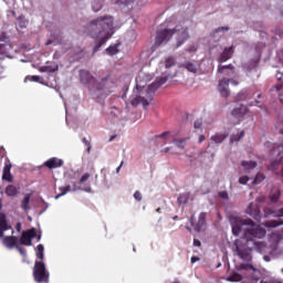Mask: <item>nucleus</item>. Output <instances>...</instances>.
Masks as SVG:
<instances>
[{
    "label": "nucleus",
    "mask_w": 283,
    "mask_h": 283,
    "mask_svg": "<svg viewBox=\"0 0 283 283\" xmlns=\"http://www.w3.org/2000/svg\"><path fill=\"white\" fill-rule=\"evenodd\" d=\"M15 249L19 251L21 255H23V258L28 255V251L24 248L17 245Z\"/></svg>",
    "instance_id": "nucleus-45"
},
{
    "label": "nucleus",
    "mask_w": 283,
    "mask_h": 283,
    "mask_svg": "<svg viewBox=\"0 0 283 283\" xmlns=\"http://www.w3.org/2000/svg\"><path fill=\"white\" fill-rule=\"evenodd\" d=\"M62 166L63 159H59L57 157H52L43 164V167H46L48 169H59Z\"/></svg>",
    "instance_id": "nucleus-14"
},
{
    "label": "nucleus",
    "mask_w": 283,
    "mask_h": 283,
    "mask_svg": "<svg viewBox=\"0 0 283 283\" xmlns=\"http://www.w3.org/2000/svg\"><path fill=\"white\" fill-rule=\"evenodd\" d=\"M3 209V199L0 198V211ZM0 216H6V213L0 212Z\"/></svg>",
    "instance_id": "nucleus-57"
},
{
    "label": "nucleus",
    "mask_w": 283,
    "mask_h": 283,
    "mask_svg": "<svg viewBox=\"0 0 283 283\" xmlns=\"http://www.w3.org/2000/svg\"><path fill=\"white\" fill-rule=\"evenodd\" d=\"M84 191H86L87 193L92 192V188L91 187H86L84 188Z\"/></svg>",
    "instance_id": "nucleus-60"
},
{
    "label": "nucleus",
    "mask_w": 283,
    "mask_h": 283,
    "mask_svg": "<svg viewBox=\"0 0 283 283\" xmlns=\"http://www.w3.org/2000/svg\"><path fill=\"white\" fill-rule=\"evenodd\" d=\"M169 132H165L160 135H156L155 138L158 139V138H164V140H167V138H169Z\"/></svg>",
    "instance_id": "nucleus-46"
},
{
    "label": "nucleus",
    "mask_w": 283,
    "mask_h": 283,
    "mask_svg": "<svg viewBox=\"0 0 283 283\" xmlns=\"http://www.w3.org/2000/svg\"><path fill=\"white\" fill-rule=\"evenodd\" d=\"M231 114L234 118H238L240 120L241 118H244L247 114H249V107L243 104H237V106L232 109Z\"/></svg>",
    "instance_id": "nucleus-12"
},
{
    "label": "nucleus",
    "mask_w": 283,
    "mask_h": 283,
    "mask_svg": "<svg viewBox=\"0 0 283 283\" xmlns=\"http://www.w3.org/2000/svg\"><path fill=\"white\" fill-rule=\"evenodd\" d=\"M200 127H202V122L201 120L195 122V129H200Z\"/></svg>",
    "instance_id": "nucleus-52"
},
{
    "label": "nucleus",
    "mask_w": 283,
    "mask_h": 283,
    "mask_svg": "<svg viewBox=\"0 0 283 283\" xmlns=\"http://www.w3.org/2000/svg\"><path fill=\"white\" fill-rule=\"evenodd\" d=\"M91 30L96 32H91L92 39H96L97 42L93 49V53L96 54L109 41L111 36H114V17L102 15L90 22Z\"/></svg>",
    "instance_id": "nucleus-3"
},
{
    "label": "nucleus",
    "mask_w": 283,
    "mask_h": 283,
    "mask_svg": "<svg viewBox=\"0 0 283 283\" xmlns=\"http://www.w3.org/2000/svg\"><path fill=\"white\" fill-rule=\"evenodd\" d=\"M117 6H132L134 3V0H117Z\"/></svg>",
    "instance_id": "nucleus-42"
},
{
    "label": "nucleus",
    "mask_w": 283,
    "mask_h": 283,
    "mask_svg": "<svg viewBox=\"0 0 283 283\" xmlns=\"http://www.w3.org/2000/svg\"><path fill=\"white\" fill-rule=\"evenodd\" d=\"M134 198L135 200H137V202H140V200H143V195L140 193V191H135L134 193Z\"/></svg>",
    "instance_id": "nucleus-48"
},
{
    "label": "nucleus",
    "mask_w": 283,
    "mask_h": 283,
    "mask_svg": "<svg viewBox=\"0 0 283 283\" xmlns=\"http://www.w3.org/2000/svg\"><path fill=\"white\" fill-rule=\"evenodd\" d=\"M92 178V175L90 172L84 174L80 179V185H85Z\"/></svg>",
    "instance_id": "nucleus-41"
},
{
    "label": "nucleus",
    "mask_w": 283,
    "mask_h": 283,
    "mask_svg": "<svg viewBox=\"0 0 283 283\" xmlns=\"http://www.w3.org/2000/svg\"><path fill=\"white\" fill-rule=\"evenodd\" d=\"M245 213H248V216H251V218H253L254 220H256L258 222H260V220H262V216H260L261 211H260V205L258 203H253L251 202L247 210Z\"/></svg>",
    "instance_id": "nucleus-10"
},
{
    "label": "nucleus",
    "mask_w": 283,
    "mask_h": 283,
    "mask_svg": "<svg viewBox=\"0 0 283 283\" xmlns=\"http://www.w3.org/2000/svg\"><path fill=\"white\" fill-rule=\"evenodd\" d=\"M80 81L84 85H93V88L95 92H101L99 96L109 94V86L107 85L109 78L104 77L99 82H96V78L92 76V73L90 71L82 70L80 71Z\"/></svg>",
    "instance_id": "nucleus-4"
},
{
    "label": "nucleus",
    "mask_w": 283,
    "mask_h": 283,
    "mask_svg": "<svg viewBox=\"0 0 283 283\" xmlns=\"http://www.w3.org/2000/svg\"><path fill=\"white\" fill-rule=\"evenodd\" d=\"M233 235H240L242 233V227H255V222L251 219H241L232 217L230 219Z\"/></svg>",
    "instance_id": "nucleus-6"
},
{
    "label": "nucleus",
    "mask_w": 283,
    "mask_h": 283,
    "mask_svg": "<svg viewBox=\"0 0 283 283\" xmlns=\"http://www.w3.org/2000/svg\"><path fill=\"white\" fill-rule=\"evenodd\" d=\"M187 143V138H181V139H175V145L179 149H185V145Z\"/></svg>",
    "instance_id": "nucleus-37"
},
{
    "label": "nucleus",
    "mask_w": 283,
    "mask_h": 283,
    "mask_svg": "<svg viewBox=\"0 0 283 283\" xmlns=\"http://www.w3.org/2000/svg\"><path fill=\"white\" fill-rule=\"evenodd\" d=\"M181 67H184L188 72H191L192 74H198V65L193 62H185L184 64H181Z\"/></svg>",
    "instance_id": "nucleus-26"
},
{
    "label": "nucleus",
    "mask_w": 283,
    "mask_h": 283,
    "mask_svg": "<svg viewBox=\"0 0 283 283\" xmlns=\"http://www.w3.org/2000/svg\"><path fill=\"white\" fill-rule=\"evenodd\" d=\"M206 227H207V213L201 212L199 214L197 223L195 224V231H197V233H200V231H205Z\"/></svg>",
    "instance_id": "nucleus-15"
},
{
    "label": "nucleus",
    "mask_w": 283,
    "mask_h": 283,
    "mask_svg": "<svg viewBox=\"0 0 283 283\" xmlns=\"http://www.w3.org/2000/svg\"><path fill=\"white\" fill-rule=\"evenodd\" d=\"M24 81H31L33 83H39L41 81V76L39 75H28Z\"/></svg>",
    "instance_id": "nucleus-38"
},
{
    "label": "nucleus",
    "mask_w": 283,
    "mask_h": 283,
    "mask_svg": "<svg viewBox=\"0 0 283 283\" xmlns=\"http://www.w3.org/2000/svg\"><path fill=\"white\" fill-rule=\"evenodd\" d=\"M118 48H120V42L115 43L114 45L108 46L105 52L108 54V56H115V54H118Z\"/></svg>",
    "instance_id": "nucleus-28"
},
{
    "label": "nucleus",
    "mask_w": 283,
    "mask_h": 283,
    "mask_svg": "<svg viewBox=\"0 0 283 283\" xmlns=\"http://www.w3.org/2000/svg\"><path fill=\"white\" fill-rule=\"evenodd\" d=\"M2 244L7 247V249H14V247H19V237L7 235L2 239Z\"/></svg>",
    "instance_id": "nucleus-13"
},
{
    "label": "nucleus",
    "mask_w": 283,
    "mask_h": 283,
    "mask_svg": "<svg viewBox=\"0 0 283 283\" xmlns=\"http://www.w3.org/2000/svg\"><path fill=\"white\" fill-rule=\"evenodd\" d=\"M36 238V229L23 230L20 237V244L24 247H32V240Z\"/></svg>",
    "instance_id": "nucleus-8"
},
{
    "label": "nucleus",
    "mask_w": 283,
    "mask_h": 283,
    "mask_svg": "<svg viewBox=\"0 0 283 283\" xmlns=\"http://www.w3.org/2000/svg\"><path fill=\"white\" fill-rule=\"evenodd\" d=\"M186 51H188V52H198V48L196 45H191Z\"/></svg>",
    "instance_id": "nucleus-50"
},
{
    "label": "nucleus",
    "mask_w": 283,
    "mask_h": 283,
    "mask_svg": "<svg viewBox=\"0 0 283 283\" xmlns=\"http://www.w3.org/2000/svg\"><path fill=\"white\" fill-rule=\"evenodd\" d=\"M279 216L283 217V208L279 210Z\"/></svg>",
    "instance_id": "nucleus-63"
},
{
    "label": "nucleus",
    "mask_w": 283,
    "mask_h": 283,
    "mask_svg": "<svg viewBox=\"0 0 283 283\" xmlns=\"http://www.w3.org/2000/svg\"><path fill=\"white\" fill-rule=\"evenodd\" d=\"M174 30H176L177 33V46L180 48L181 45H185L186 41H189V28H181L178 29L176 27Z\"/></svg>",
    "instance_id": "nucleus-9"
},
{
    "label": "nucleus",
    "mask_w": 283,
    "mask_h": 283,
    "mask_svg": "<svg viewBox=\"0 0 283 283\" xmlns=\"http://www.w3.org/2000/svg\"><path fill=\"white\" fill-rule=\"evenodd\" d=\"M235 48L231 45L230 48H224L223 52L220 54L218 62L219 63H227L231 56H233Z\"/></svg>",
    "instance_id": "nucleus-17"
},
{
    "label": "nucleus",
    "mask_w": 283,
    "mask_h": 283,
    "mask_svg": "<svg viewBox=\"0 0 283 283\" xmlns=\"http://www.w3.org/2000/svg\"><path fill=\"white\" fill-rule=\"evenodd\" d=\"M12 169V164H6L2 170V180L6 182H12L14 178L12 177V172L10 170Z\"/></svg>",
    "instance_id": "nucleus-19"
},
{
    "label": "nucleus",
    "mask_w": 283,
    "mask_h": 283,
    "mask_svg": "<svg viewBox=\"0 0 283 283\" xmlns=\"http://www.w3.org/2000/svg\"><path fill=\"white\" fill-rule=\"evenodd\" d=\"M10 229H12V226L8 224L6 214H0V238H3V233L10 231Z\"/></svg>",
    "instance_id": "nucleus-18"
},
{
    "label": "nucleus",
    "mask_w": 283,
    "mask_h": 283,
    "mask_svg": "<svg viewBox=\"0 0 283 283\" xmlns=\"http://www.w3.org/2000/svg\"><path fill=\"white\" fill-rule=\"evenodd\" d=\"M124 161L120 163L119 167L116 168V174H118L120 171V167H123Z\"/></svg>",
    "instance_id": "nucleus-59"
},
{
    "label": "nucleus",
    "mask_w": 283,
    "mask_h": 283,
    "mask_svg": "<svg viewBox=\"0 0 283 283\" xmlns=\"http://www.w3.org/2000/svg\"><path fill=\"white\" fill-rule=\"evenodd\" d=\"M228 137H229L228 133H217L213 136H211L210 140L216 145H220L224 143V140H227Z\"/></svg>",
    "instance_id": "nucleus-21"
},
{
    "label": "nucleus",
    "mask_w": 283,
    "mask_h": 283,
    "mask_svg": "<svg viewBox=\"0 0 283 283\" xmlns=\"http://www.w3.org/2000/svg\"><path fill=\"white\" fill-rule=\"evenodd\" d=\"M193 247H202V242L198 239H193Z\"/></svg>",
    "instance_id": "nucleus-54"
},
{
    "label": "nucleus",
    "mask_w": 283,
    "mask_h": 283,
    "mask_svg": "<svg viewBox=\"0 0 283 283\" xmlns=\"http://www.w3.org/2000/svg\"><path fill=\"white\" fill-rule=\"evenodd\" d=\"M219 198H222V200H229V192L227 191H220Z\"/></svg>",
    "instance_id": "nucleus-47"
},
{
    "label": "nucleus",
    "mask_w": 283,
    "mask_h": 283,
    "mask_svg": "<svg viewBox=\"0 0 283 283\" xmlns=\"http://www.w3.org/2000/svg\"><path fill=\"white\" fill-rule=\"evenodd\" d=\"M244 138V130H241L237 135H231L230 136V143H239V140H242Z\"/></svg>",
    "instance_id": "nucleus-33"
},
{
    "label": "nucleus",
    "mask_w": 283,
    "mask_h": 283,
    "mask_svg": "<svg viewBox=\"0 0 283 283\" xmlns=\"http://www.w3.org/2000/svg\"><path fill=\"white\" fill-rule=\"evenodd\" d=\"M82 143L85 144L87 154H91L92 153V143L90 140H87V138H85V137L82 138Z\"/></svg>",
    "instance_id": "nucleus-40"
},
{
    "label": "nucleus",
    "mask_w": 283,
    "mask_h": 283,
    "mask_svg": "<svg viewBox=\"0 0 283 283\" xmlns=\"http://www.w3.org/2000/svg\"><path fill=\"white\" fill-rule=\"evenodd\" d=\"M241 167H243L244 174H251V170L258 167V163L253 160H250V161L243 160L241 163Z\"/></svg>",
    "instance_id": "nucleus-22"
},
{
    "label": "nucleus",
    "mask_w": 283,
    "mask_h": 283,
    "mask_svg": "<svg viewBox=\"0 0 283 283\" xmlns=\"http://www.w3.org/2000/svg\"><path fill=\"white\" fill-rule=\"evenodd\" d=\"M228 81H229V83H231V85H234V86L240 85V82H239L238 80L230 78V80H228Z\"/></svg>",
    "instance_id": "nucleus-49"
},
{
    "label": "nucleus",
    "mask_w": 283,
    "mask_h": 283,
    "mask_svg": "<svg viewBox=\"0 0 283 283\" xmlns=\"http://www.w3.org/2000/svg\"><path fill=\"white\" fill-rule=\"evenodd\" d=\"M206 139H207V137H205V135H200L199 139H198V143L202 144V143H205Z\"/></svg>",
    "instance_id": "nucleus-56"
},
{
    "label": "nucleus",
    "mask_w": 283,
    "mask_h": 283,
    "mask_svg": "<svg viewBox=\"0 0 283 283\" xmlns=\"http://www.w3.org/2000/svg\"><path fill=\"white\" fill-rule=\"evenodd\" d=\"M217 90L223 98H229V96H231V91L229 90V80L227 78L219 81Z\"/></svg>",
    "instance_id": "nucleus-11"
},
{
    "label": "nucleus",
    "mask_w": 283,
    "mask_h": 283,
    "mask_svg": "<svg viewBox=\"0 0 283 283\" xmlns=\"http://www.w3.org/2000/svg\"><path fill=\"white\" fill-rule=\"evenodd\" d=\"M166 67L169 69V67H174V65H176V59L174 57H167L166 61Z\"/></svg>",
    "instance_id": "nucleus-39"
},
{
    "label": "nucleus",
    "mask_w": 283,
    "mask_h": 283,
    "mask_svg": "<svg viewBox=\"0 0 283 283\" xmlns=\"http://www.w3.org/2000/svg\"><path fill=\"white\" fill-rule=\"evenodd\" d=\"M258 65H260V59L251 60L248 63V65H247L248 76H252L253 72H255V74H258Z\"/></svg>",
    "instance_id": "nucleus-20"
},
{
    "label": "nucleus",
    "mask_w": 283,
    "mask_h": 283,
    "mask_svg": "<svg viewBox=\"0 0 283 283\" xmlns=\"http://www.w3.org/2000/svg\"><path fill=\"white\" fill-rule=\"evenodd\" d=\"M17 231H21V223L17 224Z\"/></svg>",
    "instance_id": "nucleus-62"
},
{
    "label": "nucleus",
    "mask_w": 283,
    "mask_h": 283,
    "mask_svg": "<svg viewBox=\"0 0 283 283\" xmlns=\"http://www.w3.org/2000/svg\"><path fill=\"white\" fill-rule=\"evenodd\" d=\"M32 198V195L27 193L24 198L21 200L20 207L22 211H30V199Z\"/></svg>",
    "instance_id": "nucleus-27"
},
{
    "label": "nucleus",
    "mask_w": 283,
    "mask_h": 283,
    "mask_svg": "<svg viewBox=\"0 0 283 283\" xmlns=\"http://www.w3.org/2000/svg\"><path fill=\"white\" fill-rule=\"evenodd\" d=\"M172 220H178V216L172 217Z\"/></svg>",
    "instance_id": "nucleus-64"
},
{
    "label": "nucleus",
    "mask_w": 283,
    "mask_h": 283,
    "mask_svg": "<svg viewBox=\"0 0 283 283\" xmlns=\"http://www.w3.org/2000/svg\"><path fill=\"white\" fill-rule=\"evenodd\" d=\"M178 205H187L189 202V193H181L177 199Z\"/></svg>",
    "instance_id": "nucleus-35"
},
{
    "label": "nucleus",
    "mask_w": 283,
    "mask_h": 283,
    "mask_svg": "<svg viewBox=\"0 0 283 283\" xmlns=\"http://www.w3.org/2000/svg\"><path fill=\"white\" fill-rule=\"evenodd\" d=\"M176 34L174 29H160L156 33L155 45H163L169 43L171 38Z\"/></svg>",
    "instance_id": "nucleus-7"
},
{
    "label": "nucleus",
    "mask_w": 283,
    "mask_h": 283,
    "mask_svg": "<svg viewBox=\"0 0 283 283\" xmlns=\"http://www.w3.org/2000/svg\"><path fill=\"white\" fill-rule=\"evenodd\" d=\"M227 280L228 282H242V276L239 273H234L230 275Z\"/></svg>",
    "instance_id": "nucleus-36"
},
{
    "label": "nucleus",
    "mask_w": 283,
    "mask_h": 283,
    "mask_svg": "<svg viewBox=\"0 0 283 283\" xmlns=\"http://www.w3.org/2000/svg\"><path fill=\"white\" fill-rule=\"evenodd\" d=\"M104 2H105V0H93V2H92L93 12H99V10H103Z\"/></svg>",
    "instance_id": "nucleus-29"
},
{
    "label": "nucleus",
    "mask_w": 283,
    "mask_h": 283,
    "mask_svg": "<svg viewBox=\"0 0 283 283\" xmlns=\"http://www.w3.org/2000/svg\"><path fill=\"white\" fill-rule=\"evenodd\" d=\"M59 189L61 192L55 196V200H59V198H63L65 193H70V191H72L71 186L60 187Z\"/></svg>",
    "instance_id": "nucleus-31"
},
{
    "label": "nucleus",
    "mask_w": 283,
    "mask_h": 283,
    "mask_svg": "<svg viewBox=\"0 0 283 283\" xmlns=\"http://www.w3.org/2000/svg\"><path fill=\"white\" fill-rule=\"evenodd\" d=\"M282 197V191H280V188H272L271 192H270V200L271 202H277V200H280V198Z\"/></svg>",
    "instance_id": "nucleus-24"
},
{
    "label": "nucleus",
    "mask_w": 283,
    "mask_h": 283,
    "mask_svg": "<svg viewBox=\"0 0 283 283\" xmlns=\"http://www.w3.org/2000/svg\"><path fill=\"white\" fill-rule=\"evenodd\" d=\"M265 235L266 230L260 226L243 230V237L234 241L237 255H239L243 262H251V260H253V251H256V253H266L269 249L266 242L259 241Z\"/></svg>",
    "instance_id": "nucleus-1"
},
{
    "label": "nucleus",
    "mask_w": 283,
    "mask_h": 283,
    "mask_svg": "<svg viewBox=\"0 0 283 283\" xmlns=\"http://www.w3.org/2000/svg\"><path fill=\"white\" fill-rule=\"evenodd\" d=\"M147 81H151V77L143 72L136 77V91H134L136 96L130 98V105L133 107H138V105L142 104L144 109H147V107H149V102L154 99L156 91L163 87V85L169 81V77H157L155 82L145 88L147 86Z\"/></svg>",
    "instance_id": "nucleus-2"
},
{
    "label": "nucleus",
    "mask_w": 283,
    "mask_h": 283,
    "mask_svg": "<svg viewBox=\"0 0 283 283\" xmlns=\"http://www.w3.org/2000/svg\"><path fill=\"white\" fill-rule=\"evenodd\" d=\"M190 262H191V264H196V262H200V258L191 256Z\"/></svg>",
    "instance_id": "nucleus-53"
},
{
    "label": "nucleus",
    "mask_w": 283,
    "mask_h": 283,
    "mask_svg": "<svg viewBox=\"0 0 283 283\" xmlns=\"http://www.w3.org/2000/svg\"><path fill=\"white\" fill-rule=\"evenodd\" d=\"M265 176L262 172H258L252 181L253 185H260L261 182H263L265 180Z\"/></svg>",
    "instance_id": "nucleus-34"
},
{
    "label": "nucleus",
    "mask_w": 283,
    "mask_h": 283,
    "mask_svg": "<svg viewBox=\"0 0 283 283\" xmlns=\"http://www.w3.org/2000/svg\"><path fill=\"white\" fill-rule=\"evenodd\" d=\"M282 224H283L282 219L268 220L263 222V226H265L266 229H276V227H282Z\"/></svg>",
    "instance_id": "nucleus-23"
},
{
    "label": "nucleus",
    "mask_w": 283,
    "mask_h": 283,
    "mask_svg": "<svg viewBox=\"0 0 283 283\" xmlns=\"http://www.w3.org/2000/svg\"><path fill=\"white\" fill-rule=\"evenodd\" d=\"M276 125H283V115L279 116L276 119Z\"/></svg>",
    "instance_id": "nucleus-55"
},
{
    "label": "nucleus",
    "mask_w": 283,
    "mask_h": 283,
    "mask_svg": "<svg viewBox=\"0 0 283 283\" xmlns=\"http://www.w3.org/2000/svg\"><path fill=\"white\" fill-rule=\"evenodd\" d=\"M43 251H45V248L43 247V244H39L36 247V258L39 260V262H43L45 254L43 253Z\"/></svg>",
    "instance_id": "nucleus-30"
},
{
    "label": "nucleus",
    "mask_w": 283,
    "mask_h": 283,
    "mask_svg": "<svg viewBox=\"0 0 283 283\" xmlns=\"http://www.w3.org/2000/svg\"><path fill=\"white\" fill-rule=\"evenodd\" d=\"M249 180H251V178H249V176H242L239 178V184L247 185V182H249Z\"/></svg>",
    "instance_id": "nucleus-44"
},
{
    "label": "nucleus",
    "mask_w": 283,
    "mask_h": 283,
    "mask_svg": "<svg viewBox=\"0 0 283 283\" xmlns=\"http://www.w3.org/2000/svg\"><path fill=\"white\" fill-rule=\"evenodd\" d=\"M28 19H25V15H20L18 18V25L19 28H21V30H25V28H28Z\"/></svg>",
    "instance_id": "nucleus-32"
},
{
    "label": "nucleus",
    "mask_w": 283,
    "mask_h": 283,
    "mask_svg": "<svg viewBox=\"0 0 283 283\" xmlns=\"http://www.w3.org/2000/svg\"><path fill=\"white\" fill-rule=\"evenodd\" d=\"M218 73L224 74L226 76H233L235 74V66H233V64H228V65L219 64Z\"/></svg>",
    "instance_id": "nucleus-16"
},
{
    "label": "nucleus",
    "mask_w": 283,
    "mask_h": 283,
    "mask_svg": "<svg viewBox=\"0 0 283 283\" xmlns=\"http://www.w3.org/2000/svg\"><path fill=\"white\" fill-rule=\"evenodd\" d=\"M276 92H280L282 90V82H279L277 85H275Z\"/></svg>",
    "instance_id": "nucleus-58"
},
{
    "label": "nucleus",
    "mask_w": 283,
    "mask_h": 283,
    "mask_svg": "<svg viewBox=\"0 0 283 283\" xmlns=\"http://www.w3.org/2000/svg\"><path fill=\"white\" fill-rule=\"evenodd\" d=\"M4 193L9 196V198H14L15 196H19V188L14 185H9L6 187Z\"/></svg>",
    "instance_id": "nucleus-25"
},
{
    "label": "nucleus",
    "mask_w": 283,
    "mask_h": 283,
    "mask_svg": "<svg viewBox=\"0 0 283 283\" xmlns=\"http://www.w3.org/2000/svg\"><path fill=\"white\" fill-rule=\"evenodd\" d=\"M170 149H171V148L167 147V148H165L163 151H164V154H169Z\"/></svg>",
    "instance_id": "nucleus-61"
},
{
    "label": "nucleus",
    "mask_w": 283,
    "mask_h": 283,
    "mask_svg": "<svg viewBox=\"0 0 283 283\" xmlns=\"http://www.w3.org/2000/svg\"><path fill=\"white\" fill-rule=\"evenodd\" d=\"M247 92H240L238 95H237V101H247Z\"/></svg>",
    "instance_id": "nucleus-43"
},
{
    "label": "nucleus",
    "mask_w": 283,
    "mask_h": 283,
    "mask_svg": "<svg viewBox=\"0 0 283 283\" xmlns=\"http://www.w3.org/2000/svg\"><path fill=\"white\" fill-rule=\"evenodd\" d=\"M222 30H224L226 32H229V27H220L218 29H216V32H222Z\"/></svg>",
    "instance_id": "nucleus-51"
},
{
    "label": "nucleus",
    "mask_w": 283,
    "mask_h": 283,
    "mask_svg": "<svg viewBox=\"0 0 283 283\" xmlns=\"http://www.w3.org/2000/svg\"><path fill=\"white\" fill-rule=\"evenodd\" d=\"M33 280L36 283H50V271L43 261H35L33 266Z\"/></svg>",
    "instance_id": "nucleus-5"
}]
</instances>
